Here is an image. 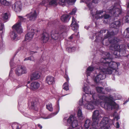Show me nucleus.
I'll return each instance as SVG.
<instances>
[{
    "instance_id": "5fc2aeb1",
    "label": "nucleus",
    "mask_w": 129,
    "mask_h": 129,
    "mask_svg": "<svg viewBox=\"0 0 129 129\" xmlns=\"http://www.w3.org/2000/svg\"><path fill=\"white\" fill-rule=\"evenodd\" d=\"M99 129H108V127L106 126L105 127H100Z\"/></svg>"
},
{
    "instance_id": "ea45409f",
    "label": "nucleus",
    "mask_w": 129,
    "mask_h": 129,
    "mask_svg": "<svg viewBox=\"0 0 129 129\" xmlns=\"http://www.w3.org/2000/svg\"><path fill=\"white\" fill-rule=\"evenodd\" d=\"M94 69V68L93 67L89 66L87 69V71L92 72L93 70Z\"/></svg>"
},
{
    "instance_id": "69168bd1",
    "label": "nucleus",
    "mask_w": 129,
    "mask_h": 129,
    "mask_svg": "<svg viewBox=\"0 0 129 129\" xmlns=\"http://www.w3.org/2000/svg\"><path fill=\"white\" fill-rule=\"evenodd\" d=\"M12 62H10V66H12Z\"/></svg>"
},
{
    "instance_id": "bb28decb",
    "label": "nucleus",
    "mask_w": 129,
    "mask_h": 129,
    "mask_svg": "<svg viewBox=\"0 0 129 129\" xmlns=\"http://www.w3.org/2000/svg\"><path fill=\"white\" fill-rule=\"evenodd\" d=\"M91 121L88 119H87L85 123L84 126L85 127L84 129H88L89 126L91 125Z\"/></svg>"
},
{
    "instance_id": "bf43d9fd",
    "label": "nucleus",
    "mask_w": 129,
    "mask_h": 129,
    "mask_svg": "<svg viewBox=\"0 0 129 129\" xmlns=\"http://www.w3.org/2000/svg\"><path fill=\"white\" fill-rule=\"evenodd\" d=\"M73 38V36H72V35L69 38V39L70 40H71Z\"/></svg>"
},
{
    "instance_id": "79ce46f5",
    "label": "nucleus",
    "mask_w": 129,
    "mask_h": 129,
    "mask_svg": "<svg viewBox=\"0 0 129 129\" xmlns=\"http://www.w3.org/2000/svg\"><path fill=\"white\" fill-rule=\"evenodd\" d=\"M76 12V10L75 9H74L71 12L70 14L71 15H73L75 14Z\"/></svg>"
},
{
    "instance_id": "6e6552de",
    "label": "nucleus",
    "mask_w": 129,
    "mask_h": 129,
    "mask_svg": "<svg viewBox=\"0 0 129 129\" xmlns=\"http://www.w3.org/2000/svg\"><path fill=\"white\" fill-rule=\"evenodd\" d=\"M62 34L60 33L59 31L57 29L52 30L51 33V37L52 38L56 40L60 38Z\"/></svg>"
},
{
    "instance_id": "de8ad7c7",
    "label": "nucleus",
    "mask_w": 129,
    "mask_h": 129,
    "mask_svg": "<svg viewBox=\"0 0 129 129\" xmlns=\"http://www.w3.org/2000/svg\"><path fill=\"white\" fill-rule=\"evenodd\" d=\"M4 27L2 23L0 22V30H2Z\"/></svg>"
},
{
    "instance_id": "338daca9",
    "label": "nucleus",
    "mask_w": 129,
    "mask_h": 129,
    "mask_svg": "<svg viewBox=\"0 0 129 129\" xmlns=\"http://www.w3.org/2000/svg\"><path fill=\"white\" fill-rule=\"evenodd\" d=\"M30 3L31 4H32L33 3L32 2H30Z\"/></svg>"
},
{
    "instance_id": "423d86ee",
    "label": "nucleus",
    "mask_w": 129,
    "mask_h": 129,
    "mask_svg": "<svg viewBox=\"0 0 129 129\" xmlns=\"http://www.w3.org/2000/svg\"><path fill=\"white\" fill-rule=\"evenodd\" d=\"M108 10L110 14L115 17H118L121 13V10L119 8H116L114 6H111Z\"/></svg>"
},
{
    "instance_id": "13d9d810",
    "label": "nucleus",
    "mask_w": 129,
    "mask_h": 129,
    "mask_svg": "<svg viewBox=\"0 0 129 129\" xmlns=\"http://www.w3.org/2000/svg\"><path fill=\"white\" fill-rule=\"evenodd\" d=\"M79 104L81 105H82L83 104V101H82L81 102H80V101H79Z\"/></svg>"
},
{
    "instance_id": "8fccbe9b",
    "label": "nucleus",
    "mask_w": 129,
    "mask_h": 129,
    "mask_svg": "<svg viewBox=\"0 0 129 129\" xmlns=\"http://www.w3.org/2000/svg\"><path fill=\"white\" fill-rule=\"evenodd\" d=\"M116 127L117 128H118L119 127V124L118 122H117L116 123Z\"/></svg>"
},
{
    "instance_id": "f704fd0d",
    "label": "nucleus",
    "mask_w": 129,
    "mask_h": 129,
    "mask_svg": "<svg viewBox=\"0 0 129 129\" xmlns=\"http://www.w3.org/2000/svg\"><path fill=\"white\" fill-rule=\"evenodd\" d=\"M124 35L126 38H129V27L127 28L124 31Z\"/></svg>"
},
{
    "instance_id": "1a4fd4ad",
    "label": "nucleus",
    "mask_w": 129,
    "mask_h": 129,
    "mask_svg": "<svg viewBox=\"0 0 129 129\" xmlns=\"http://www.w3.org/2000/svg\"><path fill=\"white\" fill-rule=\"evenodd\" d=\"M27 72L25 67L21 66H19L17 67L15 70L16 74L18 76H20L22 74L26 73Z\"/></svg>"
},
{
    "instance_id": "e433bc0d",
    "label": "nucleus",
    "mask_w": 129,
    "mask_h": 129,
    "mask_svg": "<svg viewBox=\"0 0 129 129\" xmlns=\"http://www.w3.org/2000/svg\"><path fill=\"white\" fill-rule=\"evenodd\" d=\"M103 88L102 87H97L96 88V90L98 92L100 93L105 94V93L102 90Z\"/></svg>"
},
{
    "instance_id": "aec40b11",
    "label": "nucleus",
    "mask_w": 129,
    "mask_h": 129,
    "mask_svg": "<svg viewBox=\"0 0 129 129\" xmlns=\"http://www.w3.org/2000/svg\"><path fill=\"white\" fill-rule=\"evenodd\" d=\"M49 37V34L46 32H44L42 35V41L44 43H46L48 40Z\"/></svg>"
},
{
    "instance_id": "9b49d317",
    "label": "nucleus",
    "mask_w": 129,
    "mask_h": 129,
    "mask_svg": "<svg viewBox=\"0 0 129 129\" xmlns=\"http://www.w3.org/2000/svg\"><path fill=\"white\" fill-rule=\"evenodd\" d=\"M31 108L35 111H38V107L39 106L40 103L38 99H36L33 100L31 103Z\"/></svg>"
},
{
    "instance_id": "a18cd8bd",
    "label": "nucleus",
    "mask_w": 129,
    "mask_h": 129,
    "mask_svg": "<svg viewBox=\"0 0 129 129\" xmlns=\"http://www.w3.org/2000/svg\"><path fill=\"white\" fill-rule=\"evenodd\" d=\"M108 30L106 29L101 30L100 31V34L101 35V33H105L106 32V31H107Z\"/></svg>"
},
{
    "instance_id": "052dcab7",
    "label": "nucleus",
    "mask_w": 129,
    "mask_h": 129,
    "mask_svg": "<svg viewBox=\"0 0 129 129\" xmlns=\"http://www.w3.org/2000/svg\"><path fill=\"white\" fill-rule=\"evenodd\" d=\"M29 60V57H27V58H25L24 59V61H25V60Z\"/></svg>"
},
{
    "instance_id": "c756f323",
    "label": "nucleus",
    "mask_w": 129,
    "mask_h": 129,
    "mask_svg": "<svg viewBox=\"0 0 129 129\" xmlns=\"http://www.w3.org/2000/svg\"><path fill=\"white\" fill-rule=\"evenodd\" d=\"M9 15V13H6L3 14L2 15L3 19L4 21L8 19Z\"/></svg>"
},
{
    "instance_id": "a19ab883",
    "label": "nucleus",
    "mask_w": 129,
    "mask_h": 129,
    "mask_svg": "<svg viewBox=\"0 0 129 129\" xmlns=\"http://www.w3.org/2000/svg\"><path fill=\"white\" fill-rule=\"evenodd\" d=\"M86 88H85L83 89V91L85 92V93L87 94H91V92L90 91H88L87 90H86Z\"/></svg>"
},
{
    "instance_id": "4468645a",
    "label": "nucleus",
    "mask_w": 129,
    "mask_h": 129,
    "mask_svg": "<svg viewBox=\"0 0 129 129\" xmlns=\"http://www.w3.org/2000/svg\"><path fill=\"white\" fill-rule=\"evenodd\" d=\"M109 120V119L108 117H104L101 121L100 124H99V125L100 127H103L108 126L106 125L108 124Z\"/></svg>"
},
{
    "instance_id": "4be33fe9",
    "label": "nucleus",
    "mask_w": 129,
    "mask_h": 129,
    "mask_svg": "<svg viewBox=\"0 0 129 129\" xmlns=\"http://www.w3.org/2000/svg\"><path fill=\"white\" fill-rule=\"evenodd\" d=\"M65 78L66 79L67 82H65L63 85V88L66 91L69 90V85L68 82L69 79L68 75H65L64 76Z\"/></svg>"
},
{
    "instance_id": "20e7f679",
    "label": "nucleus",
    "mask_w": 129,
    "mask_h": 129,
    "mask_svg": "<svg viewBox=\"0 0 129 129\" xmlns=\"http://www.w3.org/2000/svg\"><path fill=\"white\" fill-rule=\"evenodd\" d=\"M100 98L102 100L105 99L110 101L109 102H106L104 104V107L106 109L108 110H112L113 109H116V107L117 105V104L110 98L103 95L100 96Z\"/></svg>"
},
{
    "instance_id": "3c124183",
    "label": "nucleus",
    "mask_w": 129,
    "mask_h": 129,
    "mask_svg": "<svg viewBox=\"0 0 129 129\" xmlns=\"http://www.w3.org/2000/svg\"><path fill=\"white\" fill-rule=\"evenodd\" d=\"M99 0H92V3L95 4L97 3H98Z\"/></svg>"
},
{
    "instance_id": "393cba45",
    "label": "nucleus",
    "mask_w": 129,
    "mask_h": 129,
    "mask_svg": "<svg viewBox=\"0 0 129 129\" xmlns=\"http://www.w3.org/2000/svg\"><path fill=\"white\" fill-rule=\"evenodd\" d=\"M69 17V15L67 14L62 15L61 18V21L65 23L68 22L70 19Z\"/></svg>"
},
{
    "instance_id": "37998d69",
    "label": "nucleus",
    "mask_w": 129,
    "mask_h": 129,
    "mask_svg": "<svg viewBox=\"0 0 129 129\" xmlns=\"http://www.w3.org/2000/svg\"><path fill=\"white\" fill-rule=\"evenodd\" d=\"M18 17L19 18L20 20L21 21H24L25 19V18H23V17L20 16H19Z\"/></svg>"
},
{
    "instance_id": "49530a36",
    "label": "nucleus",
    "mask_w": 129,
    "mask_h": 129,
    "mask_svg": "<svg viewBox=\"0 0 129 129\" xmlns=\"http://www.w3.org/2000/svg\"><path fill=\"white\" fill-rule=\"evenodd\" d=\"M29 60L31 61H34L35 60L33 56L29 57Z\"/></svg>"
},
{
    "instance_id": "09e8293b",
    "label": "nucleus",
    "mask_w": 129,
    "mask_h": 129,
    "mask_svg": "<svg viewBox=\"0 0 129 129\" xmlns=\"http://www.w3.org/2000/svg\"><path fill=\"white\" fill-rule=\"evenodd\" d=\"M91 3H90L87 4V6L89 9H91Z\"/></svg>"
},
{
    "instance_id": "72a5a7b5",
    "label": "nucleus",
    "mask_w": 129,
    "mask_h": 129,
    "mask_svg": "<svg viewBox=\"0 0 129 129\" xmlns=\"http://www.w3.org/2000/svg\"><path fill=\"white\" fill-rule=\"evenodd\" d=\"M110 17V15L108 14H105L103 15H102L101 16H99L98 18H97V19H99L100 18H103L106 19L109 18Z\"/></svg>"
},
{
    "instance_id": "b1692460",
    "label": "nucleus",
    "mask_w": 129,
    "mask_h": 129,
    "mask_svg": "<svg viewBox=\"0 0 129 129\" xmlns=\"http://www.w3.org/2000/svg\"><path fill=\"white\" fill-rule=\"evenodd\" d=\"M86 108L88 109H94V103L93 101H91L88 104H86Z\"/></svg>"
},
{
    "instance_id": "f257e3e1",
    "label": "nucleus",
    "mask_w": 129,
    "mask_h": 129,
    "mask_svg": "<svg viewBox=\"0 0 129 129\" xmlns=\"http://www.w3.org/2000/svg\"><path fill=\"white\" fill-rule=\"evenodd\" d=\"M103 39L100 36H96L95 41L101 42L102 44L104 45L108 46L111 44V47H113L114 51L113 54L115 56L116 58L119 56H123L125 55L126 51L124 45H119L118 43L119 41V40L116 37H115L113 39Z\"/></svg>"
},
{
    "instance_id": "6e6d98bb",
    "label": "nucleus",
    "mask_w": 129,
    "mask_h": 129,
    "mask_svg": "<svg viewBox=\"0 0 129 129\" xmlns=\"http://www.w3.org/2000/svg\"><path fill=\"white\" fill-rule=\"evenodd\" d=\"M42 114H43V113H41V115ZM41 118H44V119H48V118H50V117H42L41 116Z\"/></svg>"
},
{
    "instance_id": "7ed1b4c3",
    "label": "nucleus",
    "mask_w": 129,
    "mask_h": 129,
    "mask_svg": "<svg viewBox=\"0 0 129 129\" xmlns=\"http://www.w3.org/2000/svg\"><path fill=\"white\" fill-rule=\"evenodd\" d=\"M99 69L100 70V73L94 79V82L97 83L99 82L100 80L105 78L106 74H112L111 70L105 68L102 65L99 67Z\"/></svg>"
},
{
    "instance_id": "c9c22d12",
    "label": "nucleus",
    "mask_w": 129,
    "mask_h": 129,
    "mask_svg": "<svg viewBox=\"0 0 129 129\" xmlns=\"http://www.w3.org/2000/svg\"><path fill=\"white\" fill-rule=\"evenodd\" d=\"M1 3L4 6H8L10 4L6 0H1Z\"/></svg>"
},
{
    "instance_id": "58836bf2",
    "label": "nucleus",
    "mask_w": 129,
    "mask_h": 129,
    "mask_svg": "<svg viewBox=\"0 0 129 129\" xmlns=\"http://www.w3.org/2000/svg\"><path fill=\"white\" fill-rule=\"evenodd\" d=\"M11 36L14 39H15L17 37V34H16L14 31H13L11 34Z\"/></svg>"
},
{
    "instance_id": "f3484780",
    "label": "nucleus",
    "mask_w": 129,
    "mask_h": 129,
    "mask_svg": "<svg viewBox=\"0 0 129 129\" xmlns=\"http://www.w3.org/2000/svg\"><path fill=\"white\" fill-rule=\"evenodd\" d=\"M37 16V14L35 11L31 12L27 15V16L29 19V20L32 21L35 20Z\"/></svg>"
},
{
    "instance_id": "603ef678",
    "label": "nucleus",
    "mask_w": 129,
    "mask_h": 129,
    "mask_svg": "<svg viewBox=\"0 0 129 129\" xmlns=\"http://www.w3.org/2000/svg\"><path fill=\"white\" fill-rule=\"evenodd\" d=\"M89 72L90 71H87V70L86 72V75L87 76H89L90 75V73Z\"/></svg>"
},
{
    "instance_id": "c03bdc74",
    "label": "nucleus",
    "mask_w": 129,
    "mask_h": 129,
    "mask_svg": "<svg viewBox=\"0 0 129 129\" xmlns=\"http://www.w3.org/2000/svg\"><path fill=\"white\" fill-rule=\"evenodd\" d=\"M125 20L128 23H129V16H127L125 17Z\"/></svg>"
},
{
    "instance_id": "f03ea898",
    "label": "nucleus",
    "mask_w": 129,
    "mask_h": 129,
    "mask_svg": "<svg viewBox=\"0 0 129 129\" xmlns=\"http://www.w3.org/2000/svg\"><path fill=\"white\" fill-rule=\"evenodd\" d=\"M106 55L107 57L103 58V60L102 63V65L106 69H109L111 70L112 73V70H115V71L118 69V66L120 64L115 62L111 61L110 59H109L110 57V54L109 52H106Z\"/></svg>"
},
{
    "instance_id": "2f4dec72",
    "label": "nucleus",
    "mask_w": 129,
    "mask_h": 129,
    "mask_svg": "<svg viewBox=\"0 0 129 129\" xmlns=\"http://www.w3.org/2000/svg\"><path fill=\"white\" fill-rule=\"evenodd\" d=\"M76 50V48L75 47H69L66 48V50L69 53L74 51Z\"/></svg>"
},
{
    "instance_id": "0eeeda50",
    "label": "nucleus",
    "mask_w": 129,
    "mask_h": 129,
    "mask_svg": "<svg viewBox=\"0 0 129 129\" xmlns=\"http://www.w3.org/2000/svg\"><path fill=\"white\" fill-rule=\"evenodd\" d=\"M67 122L68 123L70 124L72 127H70L68 129L71 127L73 129L74 128L77 127L78 125V122L77 120H75L74 116L73 115H71L69 118L68 119Z\"/></svg>"
},
{
    "instance_id": "473e14b6",
    "label": "nucleus",
    "mask_w": 129,
    "mask_h": 129,
    "mask_svg": "<svg viewBox=\"0 0 129 129\" xmlns=\"http://www.w3.org/2000/svg\"><path fill=\"white\" fill-rule=\"evenodd\" d=\"M47 109L49 111L52 112L53 111V108L51 103H49L46 105Z\"/></svg>"
},
{
    "instance_id": "864d4df0",
    "label": "nucleus",
    "mask_w": 129,
    "mask_h": 129,
    "mask_svg": "<svg viewBox=\"0 0 129 129\" xmlns=\"http://www.w3.org/2000/svg\"><path fill=\"white\" fill-rule=\"evenodd\" d=\"M115 119H116V120L117 121H118L119 119L120 118V117L118 115H116L114 117V118Z\"/></svg>"
},
{
    "instance_id": "f8f14e48",
    "label": "nucleus",
    "mask_w": 129,
    "mask_h": 129,
    "mask_svg": "<svg viewBox=\"0 0 129 129\" xmlns=\"http://www.w3.org/2000/svg\"><path fill=\"white\" fill-rule=\"evenodd\" d=\"M45 82L48 85H52L55 84V81L54 77L50 76H48L46 78Z\"/></svg>"
},
{
    "instance_id": "4d7b16f0",
    "label": "nucleus",
    "mask_w": 129,
    "mask_h": 129,
    "mask_svg": "<svg viewBox=\"0 0 129 129\" xmlns=\"http://www.w3.org/2000/svg\"><path fill=\"white\" fill-rule=\"evenodd\" d=\"M58 110L55 113V115L56 114L58 113V112L59 111V105H58Z\"/></svg>"
},
{
    "instance_id": "c85d7f7f",
    "label": "nucleus",
    "mask_w": 129,
    "mask_h": 129,
    "mask_svg": "<svg viewBox=\"0 0 129 129\" xmlns=\"http://www.w3.org/2000/svg\"><path fill=\"white\" fill-rule=\"evenodd\" d=\"M104 12H106L105 11H104L103 10H97L96 11V13L94 15V16L95 17V18L96 19H98L96 18L99 17L100 16H99V15L101 14H103Z\"/></svg>"
},
{
    "instance_id": "a211bd4d",
    "label": "nucleus",
    "mask_w": 129,
    "mask_h": 129,
    "mask_svg": "<svg viewBox=\"0 0 129 129\" xmlns=\"http://www.w3.org/2000/svg\"><path fill=\"white\" fill-rule=\"evenodd\" d=\"M40 84L37 82H34L30 84V89L33 90H35L38 89L40 87Z\"/></svg>"
},
{
    "instance_id": "5701e85b",
    "label": "nucleus",
    "mask_w": 129,
    "mask_h": 129,
    "mask_svg": "<svg viewBox=\"0 0 129 129\" xmlns=\"http://www.w3.org/2000/svg\"><path fill=\"white\" fill-rule=\"evenodd\" d=\"M34 33L33 31L28 32L25 36V39L26 40H30L33 37Z\"/></svg>"
},
{
    "instance_id": "4c0bfd02",
    "label": "nucleus",
    "mask_w": 129,
    "mask_h": 129,
    "mask_svg": "<svg viewBox=\"0 0 129 129\" xmlns=\"http://www.w3.org/2000/svg\"><path fill=\"white\" fill-rule=\"evenodd\" d=\"M69 27L67 26H66L64 25H61L60 26L59 28L61 30L65 31L67 30V28Z\"/></svg>"
},
{
    "instance_id": "0e129e2a",
    "label": "nucleus",
    "mask_w": 129,
    "mask_h": 129,
    "mask_svg": "<svg viewBox=\"0 0 129 129\" xmlns=\"http://www.w3.org/2000/svg\"><path fill=\"white\" fill-rule=\"evenodd\" d=\"M127 46L128 47V48H129V43L127 45Z\"/></svg>"
},
{
    "instance_id": "680f3d73",
    "label": "nucleus",
    "mask_w": 129,
    "mask_h": 129,
    "mask_svg": "<svg viewBox=\"0 0 129 129\" xmlns=\"http://www.w3.org/2000/svg\"><path fill=\"white\" fill-rule=\"evenodd\" d=\"M84 28H85V29H86L87 30H88V29L89 28V27H87V26H85L84 27Z\"/></svg>"
},
{
    "instance_id": "9d476101",
    "label": "nucleus",
    "mask_w": 129,
    "mask_h": 129,
    "mask_svg": "<svg viewBox=\"0 0 129 129\" xmlns=\"http://www.w3.org/2000/svg\"><path fill=\"white\" fill-rule=\"evenodd\" d=\"M121 25V23L120 21H115L111 23L110 25V27L115 29V31H117V32H118V29Z\"/></svg>"
},
{
    "instance_id": "39448f33",
    "label": "nucleus",
    "mask_w": 129,
    "mask_h": 129,
    "mask_svg": "<svg viewBox=\"0 0 129 129\" xmlns=\"http://www.w3.org/2000/svg\"><path fill=\"white\" fill-rule=\"evenodd\" d=\"M99 112L97 110H95L93 112L92 116L93 122L89 129H98L99 128V119L98 116Z\"/></svg>"
},
{
    "instance_id": "dca6fc26",
    "label": "nucleus",
    "mask_w": 129,
    "mask_h": 129,
    "mask_svg": "<svg viewBox=\"0 0 129 129\" xmlns=\"http://www.w3.org/2000/svg\"><path fill=\"white\" fill-rule=\"evenodd\" d=\"M71 27H72V29L74 31H76L78 27V25L76 22V20L73 16L72 18V21L71 24L70 25Z\"/></svg>"
},
{
    "instance_id": "a878e982",
    "label": "nucleus",
    "mask_w": 129,
    "mask_h": 129,
    "mask_svg": "<svg viewBox=\"0 0 129 129\" xmlns=\"http://www.w3.org/2000/svg\"><path fill=\"white\" fill-rule=\"evenodd\" d=\"M77 116L79 119L80 120H82L84 119L81 110L80 109H79L78 110L77 113Z\"/></svg>"
},
{
    "instance_id": "e2e57ef3",
    "label": "nucleus",
    "mask_w": 129,
    "mask_h": 129,
    "mask_svg": "<svg viewBox=\"0 0 129 129\" xmlns=\"http://www.w3.org/2000/svg\"><path fill=\"white\" fill-rule=\"evenodd\" d=\"M127 7L129 8V2L128 3V5H127Z\"/></svg>"
},
{
    "instance_id": "ddd939ff",
    "label": "nucleus",
    "mask_w": 129,
    "mask_h": 129,
    "mask_svg": "<svg viewBox=\"0 0 129 129\" xmlns=\"http://www.w3.org/2000/svg\"><path fill=\"white\" fill-rule=\"evenodd\" d=\"M21 25L20 22H17L13 26V30L16 31L19 33H21L22 32V30Z\"/></svg>"
},
{
    "instance_id": "2eb2a0df",
    "label": "nucleus",
    "mask_w": 129,
    "mask_h": 129,
    "mask_svg": "<svg viewBox=\"0 0 129 129\" xmlns=\"http://www.w3.org/2000/svg\"><path fill=\"white\" fill-rule=\"evenodd\" d=\"M40 73L39 71H36L33 73L31 75L30 79L31 80H36L39 78Z\"/></svg>"
},
{
    "instance_id": "6ab92c4d",
    "label": "nucleus",
    "mask_w": 129,
    "mask_h": 129,
    "mask_svg": "<svg viewBox=\"0 0 129 129\" xmlns=\"http://www.w3.org/2000/svg\"><path fill=\"white\" fill-rule=\"evenodd\" d=\"M14 10L16 12L20 11L21 10V3L20 2H17L15 3L14 6Z\"/></svg>"
},
{
    "instance_id": "7c9ffc66",
    "label": "nucleus",
    "mask_w": 129,
    "mask_h": 129,
    "mask_svg": "<svg viewBox=\"0 0 129 129\" xmlns=\"http://www.w3.org/2000/svg\"><path fill=\"white\" fill-rule=\"evenodd\" d=\"M60 2L63 3H65L67 2L68 4L70 3L75 2L76 0H59Z\"/></svg>"
},
{
    "instance_id": "412c9836",
    "label": "nucleus",
    "mask_w": 129,
    "mask_h": 129,
    "mask_svg": "<svg viewBox=\"0 0 129 129\" xmlns=\"http://www.w3.org/2000/svg\"><path fill=\"white\" fill-rule=\"evenodd\" d=\"M117 33V31H110L108 30L106 34L105 35V39H107L109 37H111L116 35Z\"/></svg>"
},
{
    "instance_id": "774afa93",
    "label": "nucleus",
    "mask_w": 129,
    "mask_h": 129,
    "mask_svg": "<svg viewBox=\"0 0 129 129\" xmlns=\"http://www.w3.org/2000/svg\"><path fill=\"white\" fill-rule=\"evenodd\" d=\"M128 101H127V100L125 102V103H127V102Z\"/></svg>"
},
{
    "instance_id": "cd10ccee",
    "label": "nucleus",
    "mask_w": 129,
    "mask_h": 129,
    "mask_svg": "<svg viewBox=\"0 0 129 129\" xmlns=\"http://www.w3.org/2000/svg\"><path fill=\"white\" fill-rule=\"evenodd\" d=\"M49 5L50 6H56L57 5V0H47Z\"/></svg>"
}]
</instances>
